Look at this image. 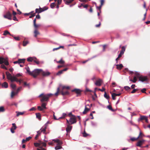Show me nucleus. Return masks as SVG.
Listing matches in <instances>:
<instances>
[{
	"mask_svg": "<svg viewBox=\"0 0 150 150\" xmlns=\"http://www.w3.org/2000/svg\"><path fill=\"white\" fill-rule=\"evenodd\" d=\"M50 7L51 8H53L55 6V4L54 3H51L50 4Z\"/></svg>",
	"mask_w": 150,
	"mask_h": 150,
	"instance_id": "obj_46",
	"label": "nucleus"
},
{
	"mask_svg": "<svg viewBox=\"0 0 150 150\" xmlns=\"http://www.w3.org/2000/svg\"><path fill=\"white\" fill-rule=\"evenodd\" d=\"M139 81L142 82L147 81L148 79L147 76H140L139 77Z\"/></svg>",
	"mask_w": 150,
	"mask_h": 150,
	"instance_id": "obj_8",
	"label": "nucleus"
},
{
	"mask_svg": "<svg viewBox=\"0 0 150 150\" xmlns=\"http://www.w3.org/2000/svg\"><path fill=\"white\" fill-rule=\"evenodd\" d=\"M1 86L2 88H6L8 87V84L6 82H5L2 84Z\"/></svg>",
	"mask_w": 150,
	"mask_h": 150,
	"instance_id": "obj_15",
	"label": "nucleus"
},
{
	"mask_svg": "<svg viewBox=\"0 0 150 150\" xmlns=\"http://www.w3.org/2000/svg\"><path fill=\"white\" fill-rule=\"evenodd\" d=\"M36 115V117L38 118L39 120H41V115L39 113H36L35 114Z\"/></svg>",
	"mask_w": 150,
	"mask_h": 150,
	"instance_id": "obj_25",
	"label": "nucleus"
},
{
	"mask_svg": "<svg viewBox=\"0 0 150 150\" xmlns=\"http://www.w3.org/2000/svg\"><path fill=\"white\" fill-rule=\"evenodd\" d=\"M35 107H32L29 110L30 111H34L35 110Z\"/></svg>",
	"mask_w": 150,
	"mask_h": 150,
	"instance_id": "obj_61",
	"label": "nucleus"
},
{
	"mask_svg": "<svg viewBox=\"0 0 150 150\" xmlns=\"http://www.w3.org/2000/svg\"><path fill=\"white\" fill-rule=\"evenodd\" d=\"M102 6H101V5H100L99 6H96V7L97 9L99 10L100 11V9H101Z\"/></svg>",
	"mask_w": 150,
	"mask_h": 150,
	"instance_id": "obj_58",
	"label": "nucleus"
},
{
	"mask_svg": "<svg viewBox=\"0 0 150 150\" xmlns=\"http://www.w3.org/2000/svg\"><path fill=\"white\" fill-rule=\"evenodd\" d=\"M13 38L16 40H20V38L18 37H14Z\"/></svg>",
	"mask_w": 150,
	"mask_h": 150,
	"instance_id": "obj_59",
	"label": "nucleus"
},
{
	"mask_svg": "<svg viewBox=\"0 0 150 150\" xmlns=\"http://www.w3.org/2000/svg\"><path fill=\"white\" fill-rule=\"evenodd\" d=\"M53 94L51 93L44 94L43 93H41L39 96V97L42 96V98L41 99L40 101L41 102L44 101H47L48 100L50 97L52 96Z\"/></svg>",
	"mask_w": 150,
	"mask_h": 150,
	"instance_id": "obj_1",
	"label": "nucleus"
},
{
	"mask_svg": "<svg viewBox=\"0 0 150 150\" xmlns=\"http://www.w3.org/2000/svg\"><path fill=\"white\" fill-rule=\"evenodd\" d=\"M5 111V109L4 107L1 106L0 107V112H4Z\"/></svg>",
	"mask_w": 150,
	"mask_h": 150,
	"instance_id": "obj_41",
	"label": "nucleus"
},
{
	"mask_svg": "<svg viewBox=\"0 0 150 150\" xmlns=\"http://www.w3.org/2000/svg\"><path fill=\"white\" fill-rule=\"evenodd\" d=\"M72 128V127L69 125H68L66 128V130L67 132H70Z\"/></svg>",
	"mask_w": 150,
	"mask_h": 150,
	"instance_id": "obj_13",
	"label": "nucleus"
},
{
	"mask_svg": "<svg viewBox=\"0 0 150 150\" xmlns=\"http://www.w3.org/2000/svg\"><path fill=\"white\" fill-rule=\"evenodd\" d=\"M18 93H17V92H13V91H12L11 92V98H13V97L15 96V95H16Z\"/></svg>",
	"mask_w": 150,
	"mask_h": 150,
	"instance_id": "obj_33",
	"label": "nucleus"
},
{
	"mask_svg": "<svg viewBox=\"0 0 150 150\" xmlns=\"http://www.w3.org/2000/svg\"><path fill=\"white\" fill-rule=\"evenodd\" d=\"M47 9L48 8L46 7H44L43 8H41L40 7L39 8H36L35 10V13H38L39 14L41 13L42 12L47 10Z\"/></svg>",
	"mask_w": 150,
	"mask_h": 150,
	"instance_id": "obj_5",
	"label": "nucleus"
},
{
	"mask_svg": "<svg viewBox=\"0 0 150 150\" xmlns=\"http://www.w3.org/2000/svg\"><path fill=\"white\" fill-rule=\"evenodd\" d=\"M17 82H19L20 84H21L22 83H23V81L22 79L18 80L16 77V80L15 81Z\"/></svg>",
	"mask_w": 150,
	"mask_h": 150,
	"instance_id": "obj_21",
	"label": "nucleus"
},
{
	"mask_svg": "<svg viewBox=\"0 0 150 150\" xmlns=\"http://www.w3.org/2000/svg\"><path fill=\"white\" fill-rule=\"evenodd\" d=\"M4 17L8 19L9 20H11L12 19L11 14L9 12H7L6 14L4 15Z\"/></svg>",
	"mask_w": 150,
	"mask_h": 150,
	"instance_id": "obj_6",
	"label": "nucleus"
},
{
	"mask_svg": "<svg viewBox=\"0 0 150 150\" xmlns=\"http://www.w3.org/2000/svg\"><path fill=\"white\" fill-rule=\"evenodd\" d=\"M134 73L136 75V76L137 78H138L139 77V74L138 72L137 71H135Z\"/></svg>",
	"mask_w": 150,
	"mask_h": 150,
	"instance_id": "obj_52",
	"label": "nucleus"
},
{
	"mask_svg": "<svg viewBox=\"0 0 150 150\" xmlns=\"http://www.w3.org/2000/svg\"><path fill=\"white\" fill-rule=\"evenodd\" d=\"M35 57H30L27 58V61L28 62L33 61L34 59H35Z\"/></svg>",
	"mask_w": 150,
	"mask_h": 150,
	"instance_id": "obj_27",
	"label": "nucleus"
},
{
	"mask_svg": "<svg viewBox=\"0 0 150 150\" xmlns=\"http://www.w3.org/2000/svg\"><path fill=\"white\" fill-rule=\"evenodd\" d=\"M25 69H26L27 72L28 73L29 75L31 76L32 74V71H30V68L28 67H27L25 68Z\"/></svg>",
	"mask_w": 150,
	"mask_h": 150,
	"instance_id": "obj_23",
	"label": "nucleus"
},
{
	"mask_svg": "<svg viewBox=\"0 0 150 150\" xmlns=\"http://www.w3.org/2000/svg\"><path fill=\"white\" fill-rule=\"evenodd\" d=\"M124 88L126 90H128L130 89V88L128 86H125Z\"/></svg>",
	"mask_w": 150,
	"mask_h": 150,
	"instance_id": "obj_62",
	"label": "nucleus"
},
{
	"mask_svg": "<svg viewBox=\"0 0 150 150\" xmlns=\"http://www.w3.org/2000/svg\"><path fill=\"white\" fill-rule=\"evenodd\" d=\"M37 134L35 137V139H36L37 137L40 135L41 134V132H40V131H38L37 132Z\"/></svg>",
	"mask_w": 150,
	"mask_h": 150,
	"instance_id": "obj_36",
	"label": "nucleus"
},
{
	"mask_svg": "<svg viewBox=\"0 0 150 150\" xmlns=\"http://www.w3.org/2000/svg\"><path fill=\"white\" fill-rule=\"evenodd\" d=\"M46 128L47 127L45 126L44 128L43 129L41 128L40 131V132H43L44 133H45Z\"/></svg>",
	"mask_w": 150,
	"mask_h": 150,
	"instance_id": "obj_29",
	"label": "nucleus"
},
{
	"mask_svg": "<svg viewBox=\"0 0 150 150\" xmlns=\"http://www.w3.org/2000/svg\"><path fill=\"white\" fill-rule=\"evenodd\" d=\"M74 0H66L65 3L67 4H69L72 2Z\"/></svg>",
	"mask_w": 150,
	"mask_h": 150,
	"instance_id": "obj_39",
	"label": "nucleus"
},
{
	"mask_svg": "<svg viewBox=\"0 0 150 150\" xmlns=\"http://www.w3.org/2000/svg\"><path fill=\"white\" fill-rule=\"evenodd\" d=\"M142 134V133L140 131V132L139 136L137 138H136L134 137L131 138H130V140L132 141H134L135 140H137L139 137Z\"/></svg>",
	"mask_w": 150,
	"mask_h": 150,
	"instance_id": "obj_16",
	"label": "nucleus"
},
{
	"mask_svg": "<svg viewBox=\"0 0 150 150\" xmlns=\"http://www.w3.org/2000/svg\"><path fill=\"white\" fill-rule=\"evenodd\" d=\"M137 77L134 76L133 78V80L130 79L129 81H132L133 83H135L137 81Z\"/></svg>",
	"mask_w": 150,
	"mask_h": 150,
	"instance_id": "obj_32",
	"label": "nucleus"
},
{
	"mask_svg": "<svg viewBox=\"0 0 150 150\" xmlns=\"http://www.w3.org/2000/svg\"><path fill=\"white\" fill-rule=\"evenodd\" d=\"M98 90L101 91L103 92L105 90V89L104 88L102 87L101 89L99 88Z\"/></svg>",
	"mask_w": 150,
	"mask_h": 150,
	"instance_id": "obj_60",
	"label": "nucleus"
},
{
	"mask_svg": "<svg viewBox=\"0 0 150 150\" xmlns=\"http://www.w3.org/2000/svg\"><path fill=\"white\" fill-rule=\"evenodd\" d=\"M104 97L107 99H108L109 98V96L107 95L105 91V93L104 94Z\"/></svg>",
	"mask_w": 150,
	"mask_h": 150,
	"instance_id": "obj_38",
	"label": "nucleus"
},
{
	"mask_svg": "<svg viewBox=\"0 0 150 150\" xmlns=\"http://www.w3.org/2000/svg\"><path fill=\"white\" fill-rule=\"evenodd\" d=\"M113 95H114L115 96H120V95L121 94V93H117H117H112Z\"/></svg>",
	"mask_w": 150,
	"mask_h": 150,
	"instance_id": "obj_51",
	"label": "nucleus"
},
{
	"mask_svg": "<svg viewBox=\"0 0 150 150\" xmlns=\"http://www.w3.org/2000/svg\"><path fill=\"white\" fill-rule=\"evenodd\" d=\"M68 69V68H65L63 70L59 71L57 73V75H59L61 74H62L63 72L64 71H65L67 70Z\"/></svg>",
	"mask_w": 150,
	"mask_h": 150,
	"instance_id": "obj_14",
	"label": "nucleus"
},
{
	"mask_svg": "<svg viewBox=\"0 0 150 150\" xmlns=\"http://www.w3.org/2000/svg\"><path fill=\"white\" fill-rule=\"evenodd\" d=\"M145 141V140L144 139H142L139 141L136 144V145L137 146L142 147V145L144 143Z\"/></svg>",
	"mask_w": 150,
	"mask_h": 150,
	"instance_id": "obj_10",
	"label": "nucleus"
},
{
	"mask_svg": "<svg viewBox=\"0 0 150 150\" xmlns=\"http://www.w3.org/2000/svg\"><path fill=\"white\" fill-rule=\"evenodd\" d=\"M146 90V89L145 88H144L142 89L141 91L143 93H146L145 91Z\"/></svg>",
	"mask_w": 150,
	"mask_h": 150,
	"instance_id": "obj_63",
	"label": "nucleus"
},
{
	"mask_svg": "<svg viewBox=\"0 0 150 150\" xmlns=\"http://www.w3.org/2000/svg\"><path fill=\"white\" fill-rule=\"evenodd\" d=\"M1 68L4 69L6 70H7V69L6 68V66L4 64H2L1 65Z\"/></svg>",
	"mask_w": 150,
	"mask_h": 150,
	"instance_id": "obj_49",
	"label": "nucleus"
},
{
	"mask_svg": "<svg viewBox=\"0 0 150 150\" xmlns=\"http://www.w3.org/2000/svg\"><path fill=\"white\" fill-rule=\"evenodd\" d=\"M40 143H34V146L36 147H38L40 145Z\"/></svg>",
	"mask_w": 150,
	"mask_h": 150,
	"instance_id": "obj_45",
	"label": "nucleus"
},
{
	"mask_svg": "<svg viewBox=\"0 0 150 150\" xmlns=\"http://www.w3.org/2000/svg\"><path fill=\"white\" fill-rule=\"evenodd\" d=\"M76 121L74 118L71 117L69 119V122L70 124H73L76 122Z\"/></svg>",
	"mask_w": 150,
	"mask_h": 150,
	"instance_id": "obj_12",
	"label": "nucleus"
},
{
	"mask_svg": "<svg viewBox=\"0 0 150 150\" xmlns=\"http://www.w3.org/2000/svg\"><path fill=\"white\" fill-rule=\"evenodd\" d=\"M61 93L62 95L64 96L69 95V92L67 91H64V90H62L61 91Z\"/></svg>",
	"mask_w": 150,
	"mask_h": 150,
	"instance_id": "obj_17",
	"label": "nucleus"
},
{
	"mask_svg": "<svg viewBox=\"0 0 150 150\" xmlns=\"http://www.w3.org/2000/svg\"><path fill=\"white\" fill-rule=\"evenodd\" d=\"M25 59H19L18 60V64H20L21 63H24L25 62Z\"/></svg>",
	"mask_w": 150,
	"mask_h": 150,
	"instance_id": "obj_22",
	"label": "nucleus"
},
{
	"mask_svg": "<svg viewBox=\"0 0 150 150\" xmlns=\"http://www.w3.org/2000/svg\"><path fill=\"white\" fill-rule=\"evenodd\" d=\"M34 36L35 37H36L37 36V35L39 34V33L38 32V31L37 30V29H36L34 31Z\"/></svg>",
	"mask_w": 150,
	"mask_h": 150,
	"instance_id": "obj_24",
	"label": "nucleus"
},
{
	"mask_svg": "<svg viewBox=\"0 0 150 150\" xmlns=\"http://www.w3.org/2000/svg\"><path fill=\"white\" fill-rule=\"evenodd\" d=\"M37 150H46L45 149L42 148V147H40L39 148H38Z\"/></svg>",
	"mask_w": 150,
	"mask_h": 150,
	"instance_id": "obj_64",
	"label": "nucleus"
},
{
	"mask_svg": "<svg viewBox=\"0 0 150 150\" xmlns=\"http://www.w3.org/2000/svg\"><path fill=\"white\" fill-rule=\"evenodd\" d=\"M28 43V41H23V45L24 46H25Z\"/></svg>",
	"mask_w": 150,
	"mask_h": 150,
	"instance_id": "obj_48",
	"label": "nucleus"
},
{
	"mask_svg": "<svg viewBox=\"0 0 150 150\" xmlns=\"http://www.w3.org/2000/svg\"><path fill=\"white\" fill-rule=\"evenodd\" d=\"M82 134L83 136L84 137H86L88 135V134H87L85 131Z\"/></svg>",
	"mask_w": 150,
	"mask_h": 150,
	"instance_id": "obj_44",
	"label": "nucleus"
},
{
	"mask_svg": "<svg viewBox=\"0 0 150 150\" xmlns=\"http://www.w3.org/2000/svg\"><path fill=\"white\" fill-rule=\"evenodd\" d=\"M56 62L57 63H59L61 64H64V61H63V60H62V58L61 59L58 61H57Z\"/></svg>",
	"mask_w": 150,
	"mask_h": 150,
	"instance_id": "obj_35",
	"label": "nucleus"
},
{
	"mask_svg": "<svg viewBox=\"0 0 150 150\" xmlns=\"http://www.w3.org/2000/svg\"><path fill=\"white\" fill-rule=\"evenodd\" d=\"M47 105V103H43L41 105V107H42L43 108L46 109V105Z\"/></svg>",
	"mask_w": 150,
	"mask_h": 150,
	"instance_id": "obj_28",
	"label": "nucleus"
},
{
	"mask_svg": "<svg viewBox=\"0 0 150 150\" xmlns=\"http://www.w3.org/2000/svg\"><path fill=\"white\" fill-rule=\"evenodd\" d=\"M41 71H42V69H35L32 71L31 76L34 77H36L37 76L39 75L41 73Z\"/></svg>",
	"mask_w": 150,
	"mask_h": 150,
	"instance_id": "obj_2",
	"label": "nucleus"
},
{
	"mask_svg": "<svg viewBox=\"0 0 150 150\" xmlns=\"http://www.w3.org/2000/svg\"><path fill=\"white\" fill-rule=\"evenodd\" d=\"M41 73L42 75L43 76H47L50 74V73L48 71H43L42 69Z\"/></svg>",
	"mask_w": 150,
	"mask_h": 150,
	"instance_id": "obj_7",
	"label": "nucleus"
},
{
	"mask_svg": "<svg viewBox=\"0 0 150 150\" xmlns=\"http://www.w3.org/2000/svg\"><path fill=\"white\" fill-rule=\"evenodd\" d=\"M62 148V146L57 144V145L55 147V149L56 150H58V149H61Z\"/></svg>",
	"mask_w": 150,
	"mask_h": 150,
	"instance_id": "obj_34",
	"label": "nucleus"
},
{
	"mask_svg": "<svg viewBox=\"0 0 150 150\" xmlns=\"http://www.w3.org/2000/svg\"><path fill=\"white\" fill-rule=\"evenodd\" d=\"M125 50V46H123L122 47V50L120 52V53L122 54L124 53Z\"/></svg>",
	"mask_w": 150,
	"mask_h": 150,
	"instance_id": "obj_30",
	"label": "nucleus"
},
{
	"mask_svg": "<svg viewBox=\"0 0 150 150\" xmlns=\"http://www.w3.org/2000/svg\"><path fill=\"white\" fill-rule=\"evenodd\" d=\"M72 92H75L77 94H79L81 93V91L80 90L77 89H74L72 90Z\"/></svg>",
	"mask_w": 150,
	"mask_h": 150,
	"instance_id": "obj_20",
	"label": "nucleus"
},
{
	"mask_svg": "<svg viewBox=\"0 0 150 150\" xmlns=\"http://www.w3.org/2000/svg\"><path fill=\"white\" fill-rule=\"evenodd\" d=\"M107 108L109 110H110L112 111H114V110L112 109V107L110 105H109L108 106Z\"/></svg>",
	"mask_w": 150,
	"mask_h": 150,
	"instance_id": "obj_42",
	"label": "nucleus"
},
{
	"mask_svg": "<svg viewBox=\"0 0 150 150\" xmlns=\"http://www.w3.org/2000/svg\"><path fill=\"white\" fill-rule=\"evenodd\" d=\"M7 34H9L10 35L13 36V35H12L7 30L5 31L4 32L3 35H6Z\"/></svg>",
	"mask_w": 150,
	"mask_h": 150,
	"instance_id": "obj_26",
	"label": "nucleus"
},
{
	"mask_svg": "<svg viewBox=\"0 0 150 150\" xmlns=\"http://www.w3.org/2000/svg\"><path fill=\"white\" fill-rule=\"evenodd\" d=\"M117 69L120 70L123 67V66L122 64H117Z\"/></svg>",
	"mask_w": 150,
	"mask_h": 150,
	"instance_id": "obj_19",
	"label": "nucleus"
},
{
	"mask_svg": "<svg viewBox=\"0 0 150 150\" xmlns=\"http://www.w3.org/2000/svg\"><path fill=\"white\" fill-rule=\"evenodd\" d=\"M87 105H86L85 106V109L84 111L83 112V114H86L90 110V108H88L86 107Z\"/></svg>",
	"mask_w": 150,
	"mask_h": 150,
	"instance_id": "obj_18",
	"label": "nucleus"
},
{
	"mask_svg": "<svg viewBox=\"0 0 150 150\" xmlns=\"http://www.w3.org/2000/svg\"><path fill=\"white\" fill-rule=\"evenodd\" d=\"M33 12H34V11H32L31 12H30L29 13H24V15L25 16H28L29 15H30V14H31L32 13H33Z\"/></svg>",
	"mask_w": 150,
	"mask_h": 150,
	"instance_id": "obj_55",
	"label": "nucleus"
},
{
	"mask_svg": "<svg viewBox=\"0 0 150 150\" xmlns=\"http://www.w3.org/2000/svg\"><path fill=\"white\" fill-rule=\"evenodd\" d=\"M11 87L13 89H15L16 88V85L13 83H11Z\"/></svg>",
	"mask_w": 150,
	"mask_h": 150,
	"instance_id": "obj_40",
	"label": "nucleus"
},
{
	"mask_svg": "<svg viewBox=\"0 0 150 150\" xmlns=\"http://www.w3.org/2000/svg\"><path fill=\"white\" fill-rule=\"evenodd\" d=\"M13 127L12 128L13 129H16L17 127L15 123H13L12 124Z\"/></svg>",
	"mask_w": 150,
	"mask_h": 150,
	"instance_id": "obj_47",
	"label": "nucleus"
},
{
	"mask_svg": "<svg viewBox=\"0 0 150 150\" xmlns=\"http://www.w3.org/2000/svg\"><path fill=\"white\" fill-rule=\"evenodd\" d=\"M6 74L7 79L10 80L11 82L15 81L16 80V77L15 76H12L8 72H6Z\"/></svg>",
	"mask_w": 150,
	"mask_h": 150,
	"instance_id": "obj_3",
	"label": "nucleus"
},
{
	"mask_svg": "<svg viewBox=\"0 0 150 150\" xmlns=\"http://www.w3.org/2000/svg\"><path fill=\"white\" fill-rule=\"evenodd\" d=\"M59 91V88H57V92L54 94V95L56 96H57L58 95V93Z\"/></svg>",
	"mask_w": 150,
	"mask_h": 150,
	"instance_id": "obj_56",
	"label": "nucleus"
},
{
	"mask_svg": "<svg viewBox=\"0 0 150 150\" xmlns=\"http://www.w3.org/2000/svg\"><path fill=\"white\" fill-rule=\"evenodd\" d=\"M62 144V142L59 140V142H58V143L57 144L61 146Z\"/></svg>",
	"mask_w": 150,
	"mask_h": 150,
	"instance_id": "obj_57",
	"label": "nucleus"
},
{
	"mask_svg": "<svg viewBox=\"0 0 150 150\" xmlns=\"http://www.w3.org/2000/svg\"><path fill=\"white\" fill-rule=\"evenodd\" d=\"M35 13H32L31 14H30V15H31L29 16V18H32L33 17H34L35 15Z\"/></svg>",
	"mask_w": 150,
	"mask_h": 150,
	"instance_id": "obj_54",
	"label": "nucleus"
},
{
	"mask_svg": "<svg viewBox=\"0 0 150 150\" xmlns=\"http://www.w3.org/2000/svg\"><path fill=\"white\" fill-rule=\"evenodd\" d=\"M33 61L37 64H39L40 63L39 61L35 57V59H34Z\"/></svg>",
	"mask_w": 150,
	"mask_h": 150,
	"instance_id": "obj_43",
	"label": "nucleus"
},
{
	"mask_svg": "<svg viewBox=\"0 0 150 150\" xmlns=\"http://www.w3.org/2000/svg\"><path fill=\"white\" fill-rule=\"evenodd\" d=\"M91 123L92 126L93 127H96L97 126V123L96 122L91 121Z\"/></svg>",
	"mask_w": 150,
	"mask_h": 150,
	"instance_id": "obj_37",
	"label": "nucleus"
},
{
	"mask_svg": "<svg viewBox=\"0 0 150 150\" xmlns=\"http://www.w3.org/2000/svg\"><path fill=\"white\" fill-rule=\"evenodd\" d=\"M103 80L100 79H98L96 81L95 83V84L98 86H100L103 83Z\"/></svg>",
	"mask_w": 150,
	"mask_h": 150,
	"instance_id": "obj_9",
	"label": "nucleus"
},
{
	"mask_svg": "<svg viewBox=\"0 0 150 150\" xmlns=\"http://www.w3.org/2000/svg\"><path fill=\"white\" fill-rule=\"evenodd\" d=\"M38 109L40 111H42L43 110L44 108H42L41 106H38Z\"/></svg>",
	"mask_w": 150,
	"mask_h": 150,
	"instance_id": "obj_50",
	"label": "nucleus"
},
{
	"mask_svg": "<svg viewBox=\"0 0 150 150\" xmlns=\"http://www.w3.org/2000/svg\"><path fill=\"white\" fill-rule=\"evenodd\" d=\"M69 89V86H62V90H64V89Z\"/></svg>",
	"mask_w": 150,
	"mask_h": 150,
	"instance_id": "obj_53",
	"label": "nucleus"
},
{
	"mask_svg": "<svg viewBox=\"0 0 150 150\" xmlns=\"http://www.w3.org/2000/svg\"><path fill=\"white\" fill-rule=\"evenodd\" d=\"M3 63H4L6 65H9L7 58H4L2 57H0V64H1Z\"/></svg>",
	"mask_w": 150,
	"mask_h": 150,
	"instance_id": "obj_4",
	"label": "nucleus"
},
{
	"mask_svg": "<svg viewBox=\"0 0 150 150\" xmlns=\"http://www.w3.org/2000/svg\"><path fill=\"white\" fill-rule=\"evenodd\" d=\"M140 120H145V121L147 123H148V121L147 118V117L145 116H140V118H139L138 119V120L139 121Z\"/></svg>",
	"mask_w": 150,
	"mask_h": 150,
	"instance_id": "obj_11",
	"label": "nucleus"
},
{
	"mask_svg": "<svg viewBox=\"0 0 150 150\" xmlns=\"http://www.w3.org/2000/svg\"><path fill=\"white\" fill-rule=\"evenodd\" d=\"M16 112L17 113V116H18L20 115H23L24 113V112Z\"/></svg>",
	"mask_w": 150,
	"mask_h": 150,
	"instance_id": "obj_31",
	"label": "nucleus"
}]
</instances>
